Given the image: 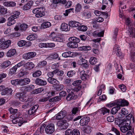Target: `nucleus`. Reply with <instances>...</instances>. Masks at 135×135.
<instances>
[{
    "label": "nucleus",
    "mask_w": 135,
    "mask_h": 135,
    "mask_svg": "<svg viewBox=\"0 0 135 135\" xmlns=\"http://www.w3.org/2000/svg\"><path fill=\"white\" fill-rule=\"evenodd\" d=\"M62 56L63 57L65 58L74 57L76 56V54L73 52L68 51L63 53L62 54Z\"/></svg>",
    "instance_id": "obj_15"
},
{
    "label": "nucleus",
    "mask_w": 135,
    "mask_h": 135,
    "mask_svg": "<svg viewBox=\"0 0 135 135\" xmlns=\"http://www.w3.org/2000/svg\"><path fill=\"white\" fill-rule=\"evenodd\" d=\"M34 86L33 85H29L25 86L22 88L24 92L29 91L34 88Z\"/></svg>",
    "instance_id": "obj_28"
},
{
    "label": "nucleus",
    "mask_w": 135,
    "mask_h": 135,
    "mask_svg": "<svg viewBox=\"0 0 135 135\" xmlns=\"http://www.w3.org/2000/svg\"><path fill=\"white\" fill-rule=\"evenodd\" d=\"M113 51L115 52L117 56H118L120 59H122L124 57V54L121 51L120 49L119 46L117 45H115L113 49Z\"/></svg>",
    "instance_id": "obj_8"
},
{
    "label": "nucleus",
    "mask_w": 135,
    "mask_h": 135,
    "mask_svg": "<svg viewBox=\"0 0 135 135\" xmlns=\"http://www.w3.org/2000/svg\"><path fill=\"white\" fill-rule=\"evenodd\" d=\"M58 54L56 53L52 54L49 56V58L50 59H56L58 57Z\"/></svg>",
    "instance_id": "obj_52"
},
{
    "label": "nucleus",
    "mask_w": 135,
    "mask_h": 135,
    "mask_svg": "<svg viewBox=\"0 0 135 135\" xmlns=\"http://www.w3.org/2000/svg\"><path fill=\"white\" fill-rule=\"evenodd\" d=\"M20 12L19 11H17L13 12L12 14V16L16 19L17 18L18 16L20 14Z\"/></svg>",
    "instance_id": "obj_49"
},
{
    "label": "nucleus",
    "mask_w": 135,
    "mask_h": 135,
    "mask_svg": "<svg viewBox=\"0 0 135 135\" xmlns=\"http://www.w3.org/2000/svg\"><path fill=\"white\" fill-rule=\"evenodd\" d=\"M97 59L94 57H91L89 60V62L92 65L95 64L97 62Z\"/></svg>",
    "instance_id": "obj_38"
},
{
    "label": "nucleus",
    "mask_w": 135,
    "mask_h": 135,
    "mask_svg": "<svg viewBox=\"0 0 135 135\" xmlns=\"http://www.w3.org/2000/svg\"><path fill=\"white\" fill-rule=\"evenodd\" d=\"M81 5L79 3H78L76 5L75 8V11L76 12H80L81 9Z\"/></svg>",
    "instance_id": "obj_51"
},
{
    "label": "nucleus",
    "mask_w": 135,
    "mask_h": 135,
    "mask_svg": "<svg viewBox=\"0 0 135 135\" xmlns=\"http://www.w3.org/2000/svg\"><path fill=\"white\" fill-rule=\"evenodd\" d=\"M8 110L11 114H15L17 111V109H13L12 108H9Z\"/></svg>",
    "instance_id": "obj_60"
},
{
    "label": "nucleus",
    "mask_w": 135,
    "mask_h": 135,
    "mask_svg": "<svg viewBox=\"0 0 135 135\" xmlns=\"http://www.w3.org/2000/svg\"><path fill=\"white\" fill-rule=\"evenodd\" d=\"M41 74V71L38 70L35 71L32 74V76L34 77H36L40 76Z\"/></svg>",
    "instance_id": "obj_50"
},
{
    "label": "nucleus",
    "mask_w": 135,
    "mask_h": 135,
    "mask_svg": "<svg viewBox=\"0 0 135 135\" xmlns=\"http://www.w3.org/2000/svg\"><path fill=\"white\" fill-rule=\"evenodd\" d=\"M7 12V9L0 5V15L5 14Z\"/></svg>",
    "instance_id": "obj_41"
},
{
    "label": "nucleus",
    "mask_w": 135,
    "mask_h": 135,
    "mask_svg": "<svg viewBox=\"0 0 135 135\" xmlns=\"http://www.w3.org/2000/svg\"><path fill=\"white\" fill-rule=\"evenodd\" d=\"M69 42L67 44V46L69 47L75 48L78 46V43L80 42V39L74 37H70L69 39Z\"/></svg>",
    "instance_id": "obj_2"
},
{
    "label": "nucleus",
    "mask_w": 135,
    "mask_h": 135,
    "mask_svg": "<svg viewBox=\"0 0 135 135\" xmlns=\"http://www.w3.org/2000/svg\"><path fill=\"white\" fill-rule=\"evenodd\" d=\"M106 99L105 96V95H103L101 96H100L99 98L98 99V102H100L102 100H105Z\"/></svg>",
    "instance_id": "obj_63"
},
{
    "label": "nucleus",
    "mask_w": 135,
    "mask_h": 135,
    "mask_svg": "<svg viewBox=\"0 0 135 135\" xmlns=\"http://www.w3.org/2000/svg\"><path fill=\"white\" fill-rule=\"evenodd\" d=\"M26 41L24 40H21L19 41L17 43L18 45L20 47H22L25 45Z\"/></svg>",
    "instance_id": "obj_55"
},
{
    "label": "nucleus",
    "mask_w": 135,
    "mask_h": 135,
    "mask_svg": "<svg viewBox=\"0 0 135 135\" xmlns=\"http://www.w3.org/2000/svg\"><path fill=\"white\" fill-rule=\"evenodd\" d=\"M11 43V40H9L4 41L2 44L0 45V48L2 49H5L8 47Z\"/></svg>",
    "instance_id": "obj_12"
},
{
    "label": "nucleus",
    "mask_w": 135,
    "mask_h": 135,
    "mask_svg": "<svg viewBox=\"0 0 135 135\" xmlns=\"http://www.w3.org/2000/svg\"><path fill=\"white\" fill-rule=\"evenodd\" d=\"M67 1L66 0H53V2L55 4H58L61 3L62 4H65L66 3Z\"/></svg>",
    "instance_id": "obj_44"
},
{
    "label": "nucleus",
    "mask_w": 135,
    "mask_h": 135,
    "mask_svg": "<svg viewBox=\"0 0 135 135\" xmlns=\"http://www.w3.org/2000/svg\"><path fill=\"white\" fill-rule=\"evenodd\" d=\"M47 80L49 83L54 85L56 84V82L58 81L56 79L52 78H48Z\"/></svg>",
    "instance_id": "obj_36"
},
{
    "label": "nucleus",
    "mask_w": 135,
    "mask_h": 135,
    "mask_svg": "<svg viewBox=\"0 0 135 135\" xmlns=\"http://www.w3.org/2000/svg\"><path fill=\"white\" fill-rule=\"evenodd\" d=\"M64 85L61 84L56 85L55 87V89L56 91H59L63 89Z\"/></svg>",
    "instance_id": "obj_42"
},
{
    "label": "nucleus",
    "mask_w": 135,
    "mask_h": 135,
    "mask_svg": "<svg viewBox=\"0 0 135 135\" xmlns=\"http://www.w3.org/2000/svg\"><path fill=\"white\" fill-rule=\"evenodd\" d=\"M70 27L69 26H68V24L65 23H63L61 25V28L62 31H67L69 30Z\"/></svg>",
    "instance_id": "obj_26"
},
{
    "label": "nucleus",
    "mask_w": 135,
    "mask_h": 135,
    "mask_svg": "<svg viewBox=\"0 0 135 135\" xmlns=\"http://www.w3.org/2000/svg\"><path fill=\"white\" fill-rule=\"evenodd\" d=\"M16 52V50L15 49H11L7 52V56L8 57H11L15 55Z\"/></svg>",
    "instance_id": "obj_31"
},
{
    "label": "nucleus",
    "mask_w": 135,
    "mask_h": 135,
    "mask_svg": "<svg viewBox=\"0 0 135 135\" xmlns=\"http://www.w3.org/2000/svg\"><path fill=\"white\" fill-rule=\"evenodd\" d=\"M51 26V23L49 22H45L42 23L41 25V28H45L49 27Z\"/></svg>",
    "instance_id": "obj_34"
},
{
    "label": "nucleus",
    "mask_w": 135,
    "mask_h": 135,
    "mask_svg": "<svg viewBox=\"0 0 135 135\" xmlns=\"http://www.w3.org/2000/svg\"><path fill=\"white\" fill-rule=\"evenodd\" d=\"M19 80L18 79L12 80H11V83L12 84L15 85L19 84Z\"/></svg>",
    "instance_id": "obj_58"
},
{
    "label": "nucleus",
    "mask_w": 135,
    "mask_h": 135,
    "mask_svg": "<svg viewBox=\"0 0 135 135\" xmlns=\"http://www.w3.org/2000/svg\"><path fill=\"white\" fill-rule=\"evenodd\" d=\"M117 106L113 108L111 111V113L113 114H115L120 108V107L118 105H117Z\"/></svg>",
    "instance_id": "obj_33"
},
{
    "label": "nucleus",
    "mask_w": 135,
    "mask_h": 135,
    "mask_svg": "<svg viewBox=\"0 0 135 135\" xmlns=\"http://www.w3.org/2000/svg\"><path fill=\"white\" fill-rule=\"evenodd\" d=\"M83 15L85 16L86 18H90L91 17L90 12H84L83 13Z\"/></svg>",
    "instance_id": "obj_57"
},
{
    "label": "nucleus",
    "mask_w": 135,
    "mask_h": 135,
    "mask_svg": "<svg viewBox=\"0 0 135 135\" xmlns=\"http://www.w3.org/2000/svg\"><path fill=\"white\" fill-rule=\"evenodd\" d=\"M71 135H80V131L77 129H74L72 130Z\"/></svg>",
    "instance_id": "obj_56"
},
{
    "label": "nucleus",
    "mask_w": 135,
    "mask_h": 135,
    "mask_svg": "<svg viewBox=\"0 0 135 135\" xmlns=\"http://www.w3.org/2000/svg\"><path fill=\"white\" fill-rule=\"evenodd\" d=\"M35 66V65L32 62H28L25 63L24 67L27 69L29 70L32 69Z\"/></svg>",
    "instance_id": "obj_25"
},
{
    "label": "nucleus",
    "mask_w": 135,
    "mask_h": 135,
    "mask_svg": "<svg viewBox=\"0 0 135 135\" xmlns=\"http://www.w3.org/2000/svg\"><path fill=\"white\" fill-rule=\"evenodd\" d=\"M128 117V116H126L127 119H124V122H125V123L126 124L125 125L128 127H131L129 126V123H130V119H131V117H128L129 118H127Z\"/></svg>",
    "instance_id": "obj_46"
},
{
    "label": "nucleus",
    "mask_w": 135,
    "mask_h": 135,
    "mask_svg": "<svg viewBox=\"0 0 135 135\" xmlns=\"http://www.w3.org/2000/svg\"><path fill=\"white\" fill-rule=\"evenodd\" d=\"M25 63V62L24 61H21L20 62L14 66L10 69L9 74L11 75L14 74L16 72L17 69L18 68L22 66H23V67H24Z\"/></svg>",
    "instance_id": "obj_4"
},
{
    "label": "nucleus",
    "mask_w": 135,
    "mask_h": 135,
    "mask_svg": "<svg viewBox=\"0 0 135 135\" xmlns=\"http://www.w3.org/2000/svg\"><path fill=\"white\" fill-rule=\"evenodd\" d=\"M116 104L120 106L127 105L128 104V102L124 100H117Z\"/></svg>",
    "instance_id": "obj_22"
},
{
    "label": "nucleus",
    "mask_w": 135,
    "mask_h": 135,
    "mask_svg": "<svg viewBox=\"0 0 135 135\" xmlns=\"http://www.w3.org/2000/svg\"><path fill=\"white\" fill-rule=\"evenodd\" d=\"M69 26L72 27H78L81 24L79 22L74 21H71L69 22Z\"/></svg>",
    "instance_id": "obj_20"
},
{
    "label": "nucleus",
    "mask_w": 135,
    "mask_h": 135,
    "mask_svg": "<svg viewBox=\"0 0 135 135\" xmlns=\"http://www.w3.org/2000/svg\"><path fill=\"white\" fill-rule=\"evenodd\" d=\"M66 110H62L56 115L55 118L57 120L62 119L66 116Z\"/></svg>",
    "instance_id": "obj_11"
},
{
    "label": "nucleus",
    "mask_w": 135,
    "mask_h": 135,
    "mask_svg": "<svg viewBox=\"0 0 135 135\" xmlns=\"http://www.w3.org/2000/svg\"><path fill=\"white\" fill-rule=\"evenodd\" d=\"M81 50H89L91 49V47L89 46H83L79 47Z\"/></svg>",
    "instance_id": "obj_54"
},
{
    "label": "nucleus",
    "mask_w": 135,
    "mask_h": 135,
    "mask_svg": "<svg viewBox=\"0 0 135 135\" xmlns=\"http://www.w3.org/2000/svg\"><path fill=\"white\" fill-rule=\"evenodd\" d=\"M112 130V131L114 132L116 135H120V133L119 131L115 128L113 127Z\"/></svg>",
    "instance_id": "obj_62"
},
{
    "label": "nucleus",
    "mask_w": 135,
    "mask_h": 135,
    "mask_svg": "<svg viewBox=\"0 0 135 135\" xmlns=\"http://www.w3.org/2000/svg\"><path fill=\"white\" fill-rule=\"evenodd\" d=\"M56 125L61 129H66L68 126V124L66 120L59 121L57 122Z\"/></svg>",
    "instance_id": "obj_5"
},
{
    "label": "nucleus",
    "mask_w": 135,
    "mask_h": 135,
    "mask_svg": "<svg viewBox=\"0 0 135 135\" xmlns=\"http://www.w3.org/2000/svg\"><path fill=\"white\" fill-rule=\"evenodd\" d=\"M16 19L12 16L8 18V21L7 23L8 26H9L15 23L16 22V21L15 20Z\"/></svg>",
    "instance_id": "obj_24"
},
{
    "label": "nucleus",
    "mask_w": 135,
    "mask_h": 135,
    "mask_svg": "<svg viewBox=\"0 0 135 135\" xmlns=\"http://www.w3.org/2000/svg\"><path fill=\"white\" fill-rule=\"evenodd\" d=\"M13 90L11 88H6L4 89L2 93V95H11L12 94Z\"/></svg>",
    "instance_id": "obj_21"
},
{
    "label": "nucleus",
    "mask_w": 135,
    "mask_h": 135,
    "mask_svg": "<svg viewBox=\"0 0 135 135\" xmlns=\"http://www.w3.org/2000/svg\"><path fill=\"white\" fill-rule=\"evenodd\" d=\"M101 112V113L104 115L107 113H109L110 112L109 110L108 109L105 108H102L99 110V112Z\"/></svg>",
    "instance_id": "obj_40"
},
{
    "label": "nucleus",
    "mask_w": 135,
    "mask_h": 135,
    "mask_svg": "<svg viewBox=\"0 0 135 135\" xmlns=\"http://www.w3.org/2000/svg\"><path fill=\"white\" fill-rule=\"evenodd\" d=\"M12 122L14 124L18 123L19 126H21L24 123L26 122V121L23 120L22 118L19 117H15V116L12 115L11 116Z\"/></svg>",
    "instance_id": "obj_3"
},
{
    "label": "nucleus",
    "mask_w": 135,
    "mask_h": 135,
    "mask_svg": "<svg viewBox=\"0 0 135 135\" xmlns=\"http://www.w3.org/2000/svg\"><path fill=\"white\" fill-rule=\"evenodd\" d=\"M35 83L38 85L44 86L47 84V82L45 80H44L39 78H37L35 80Z\"/></svg>",
    "instance_id": "obj_18"
},
{
    "label": "nucleus",
    "mask_w": 135,
    "mask_h": 135,
    "mask_svg": "<svg viewBox=\"0 0 135 135\" xmlns=\"http://www.w3.org/2000/svg\"><path fill=\"white\" fill-rule=\"evenodd\" d=\"M28 97L22 94L20 98V100L23 102H27V100H28Z\"/></svg>",
    "instance_id": "obj_47"
},
{
    "label": "nucleus",
    "mask_w": 135,
    "mask_h": 135,
    "mask_svg": "<svg viewBox=\"0 0 135 135\" xmlns=\"http://www.w3.org/2000/svg\"><path fill=\"white\" fill-rule=\"evenodd\" d=\"M93 35L94 36L102 37L103 35V33L95 31L93 33Z\"/></svg>",
    "instance_id": "obj_39"
},
{
    "label": "nucleus",
    "mask_w": 135,
    "mask_h": 135,
    "mask_svg": "<svg viewBox=\"0 0 135 135\" xmlns=\"http://www.w3.org/2000/svg\"><path fill=\"white\" fill-rule=\"evenodd\" d=\"M11 63V62L10 61L7 60L1 63L0 66L2 68L5 69L10 65Z\"/></svg>",
    "instance_id": "obj_27"
},
{
    "label": "nucleus",
    "mask_w": 135,
    "mask_h": 135,
    "mask_svg": "<svg viewBox=\"0 0 135 135\" xmlns=\"http://www.w3.org/2000/svg\"><path fill=\"white\" fill-rule=\"evenodd\" d=\"M90 118L88 117H85L82 118L80 120V124L81 126L87 124L90 121Z\"/></svg>",
    "instance_id": "obj_13"
},
{
    "label": "nucleus",
    "mask_w": 135,
    "mask_h": 135,
    "mask_svg": "<svg viewBox=\"0 0 135 135\" xmlns=\"http://www.w3.org/2000/svg\"><path fill=\"white\" fill-rule=\"evenodd\" d=\"M28 27V25L25 24H18L16 25L14 28V29L16 31H18L20 30L23 31H25L27 28Z\"/></svg>",
    "instance_id": "obj_10"
},
{
    "label": "nucleus",
    "mask_w": 135,
    "mask_h": 135,
    "mask_svg": "<svg viewBox=\"0 0 135 135\" xmlns=\"http://www.w3.org/2000/svg\"><path fill=\"white\" fill-rule=\"evenodd\" d=\"M81 80H78L74 81L72 83V84L74 86H78L81 84Z\"/></svg>",
    "instance_id": "obj_61"
},
{
    "label": "nucleus",
    "mask_w": 135,
    "mask_h": 135,
    "mask_svg": "<svg viewBox=\"0 0 135 135\" xmlns=\"http://www.w3.org/2000/svg\"><path fill=\"white\" fill-rule=\"evenodd\" d=\"M27 102L26 103L22 105V108L25 109L27 108L30 107L33 104V100L32 98H28V100Z\"/></svg>",
    "instance_id": "obj_14"
},
{
    "label": "nucleus",
    "mask_w": 135,
    "mask_h": 135,
    "mask_svg": "<svg viewBox=\"0 0 135 135\" xmlns=\"http://www.w3.org/2000/svg\"><path fill=\"white\" fill-rule=\"evenodd\" d=\"M47 63L46 61L44 60L43 61L40 62L38 63V66H41L44 67L46 65Z\"/></svg>",
    "instance_id": "obj_64"
},
{
    "label": "nucleus",
    "mask_w": 135,
    "mask_h": 135,
    "mask_svg": "<svg viewBox=\"0 0 135 135\" xmlns=\"http://www.w3.org/2000/svg\"><path fill=\"white\" fill-rule=\"evenodd\" d=\"M75 73V71H70L68 72L67 73V75L68 77H71L73 76Z\"/></svg>",
    "instance_id": "obj_59"
},
{
    "label": "nucleus",
    "mask_w": 135,
    "mask_h": 135,
    "mask_svg": "<svg viewBox=\"0 0 135 135\" xmlns=\"http://www.w3.org/2000/svg\"><path fill=\"white\" fill-rule=\"evenodd\" d=\"M125 23L128 26L127 31L129 36L132 37H135V29L132 27V24L129 18L125 19Z\"/></svg>",
    "instance_id": "obj_1"
},
{
    "label": "nucleus",
    "mask_w": 135,
    "mask_h": 135,
    "mask_svg": "<svg viewBox=\"0 0 135 135\" xmlns=\"http://www.w3.org/2000/svg\"><path fill=\"white\" fill-rule=\"evenodd\" d=\"M12 105L15 107H19L20 105V103L19 101L17 100H13L12 102Z\"/></svg>",
    "instance_id": "obj_45"
},
{
    "label": "nucleus",
    "mask_w": 135,
    "mask_h": 135,
    "mask_svg": "<svg viewBox=\"0 0 135 135\" xmlns=\"http://www.w3.org/2000/svg\"><path fill=\"white\" fill-rule=\"evenodd\" d=\"M77 96L72 91L66 97V99L68 101L74 100L77 98Z\"/></svg>",
    "instance_id": "obj_16"
},
{
    "label": "nucleus",
    "mask_w": 135,
    "mask_h": 135,
    "mask_svg": "<svg viewBox=\"0 0 135 135\" xmlns=\"http://www.w3.org/2000/svg\"><path fill=\"white\" fill-rule=\"evenodd\" d=\"M59 70L58 69H56L52 71L49 72L47 73V74L49 78H52L54 75L56 74L59 71Z\"/></svg>",
    "instance_id": "obj_29"
},
{
    "label": "nucleus",
    "mask_w": 135,
    "mask_h": 135,
    "mask_svg": "<svg viewBox=\"0 0 135 135\" xmlns=\"http://www.w3.org/2000/svg\"><path fill=\"white\" fill-rule=\"evenodd\" d=\"M93 129L92 127L89 126L85 127L84 129V132L86 133H89L91 132Z\"/></svg>",
    "instance_id": "obj_43"
},
{
    "label": "nucleus",
    "mask_w": 135,
    "mask_h": 135,
    "mask_svg": "<svg viewBox=\"0 0 135 135\" xmlns=\"http://www.w3.org/2000/svg\"><path fill=\"white\" fill-rule=\"evenodd\" d=\"M124 119L123 120H119L118 123H117V124L120 128L121 127L125 126L126 124L125 123Z\"/></svg>",
    "instance_id": "obj_53"
},
{
    "label": "nucleus",
    "mask_w": 135,
    "mask_h": 135,
    "mask_svg": "<svg viewBox=\"0 0 135 135\" xmlns=\"http://www.w3.org/2000/svg\"><path fill=\"white\" fill-rule=\"evenodd\" d=\"M45 132L47 134H50L53 133L55 131V126L52 123L48 125L45 128Z\"/></svg>",
    "instance_id": "obj_7"
},
{
    "label": "nucleus",
    "mask_w": 135,
    "mask_h": 135,
    "mask_svg": "<svg viewBox=\"0 0 135 135\" xmlns=\"http://www.w3.org/2000/svg\"><path fill=\"white\" fill-rule=\"evenodd\" d=\"M30 82V79L28 78H25L19 80V85L23 86L28 84Z\"/></svg>",
    "instance_id": "obj_17"
},
{
    "label": "nucleus",
    "mask_w": 135,
    "mask_h": 135,
    "mask_svg": "<svg viewBox=\"0 0 135 135\" xmlns=\"http://www.w3.org/2000/svg\"><path fill=\"white\" fill-rule=\"evenodd\" d=\"M39 107L38 105H36L33 106L30 108L28 111V114L29 115H31L35 113Z\"/></svg>",
    "instance_id": "obj_19"
},
{
    "label": "nucleus",
    "mask_w": 135,
    "mask_h": 135,
    "mask_svg": "<svg viewBox=\"0 0 135 135\" xmlns=\"http://www.w3.org/2000/svg\"><path fill=\"white\" fill-rule=\"evenodd\" d=\"M131 129V127H128L126 125L121 127L120 128V129L121 131L123 133H125L128 130H130Z\"/></svg>",
    "instance_id": "obj_30"
},
{
    "label": "nucleus",
    "mask_w": 135,
    "mask_h": 135,
    "mask_svg": "<svg viewBox=\"0 0 135 135\" xmlns=\"http://www.w3.org/2000/svg\"><path fill=\"white\" fill-rule=\"evenodd\" d=\"M37 37V35L36 34H33L28 36L27 37V39L30 41L35 40Z\"/></svg>",
    "instance_id": "obj_37"
},
{
    "label": "nucleus",
    "mask_w": 135,
    "mask_h": 135,
    "mask_svg": "<svg viewBox=\"0 0 135 135\" xmlns=\"http://www.w3.org/2000/svg\"><path fill=\"white\" fill-rule=\"evenodd\" d=\"M36 55V53L35 52H28L26 55V59H28L34 57Z\"/></svg>",
    "instance_id": "obj_32"
},
{
    "label": "nucleus",
    "mask_w": 135,
    "mask_h": 135,
    "mask_svg": "<svg viewBox=\"0 0 135 135\" xmlns=\"http://www.w3.org/2000/svg\"><path fill=\"white\" fill-rule=\"evenodd\" d=\"M33 12L35 14V16L37 17H42L45 15V13L42 8H37L33 9Z\"/></svg>",
    "instance_id": "obj_6"
},
{
    "label": "nucleus",
    "mask_w": 135,
    "mask_h": 135,
    "mask_svg": "<svg viewBox=\"0 0 135 135\" xmlns=\"http://www.w3.org/2000/svg\"><path fill=\"white\" fill-rule=\"evenodd\" d=\"M49 37L51 40L57 42H61L62 41V39L58 37L56 34L54 32L51 33L49 35Z\"/></svg>",
    "instance_id": "obj_9"
},
{
    "label": "nucleus",
    "mask_w": 135,
    "mask_h": 135,
    "mask_svg": "<svg viewBox=\"0 0 135 135\" xmlns=\"http://www.w3.org/2000/svg\"><path fill=\"white\" fill-rule=\"evenodd\" d=\"M44 89L42 88H40L34 90L32 92L33 94H36L41 92L44 90Z\"/></svg>",
    "instance_id": "obj_48"
},
{
    "label": "nucleus",
    "mask_w": 135,
    "mask_h": 135,
    "mask_svg": "<svg viewBox=\"0 0 135 135\" xmlns=\"http://www.w3.org/2000/svg\"><path fill=\"white\" fill-rule=\"evenodd\" d=\"M81 25V24L77 28V29L79 31H81L84 32L86 31L88 28L85 25Z\"/></svg>",
    "instance_id": "obj_35"
},
{
    "label": "nucleus",
    "mask_w": 135,
    "mask_h": 135,
    "mask_svg": "<svg viewBox=\"0 0 135 135\" xmlns=\"http://www.w3.org/2000/svg\"><path fill=\"white\" fill-rule=\"evenodd\" d=\"M33 4L32 1H29L25 5L22 7L23 10H27L29 9Z\"/></svg>",
    "instance_id": "obj_23"
}]
</instances>
